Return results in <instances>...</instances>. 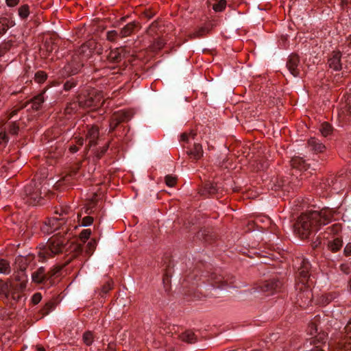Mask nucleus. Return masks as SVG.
I'll use <instances>...</instances> for the list:
<instances>
[{
  "label": "nucleus",
  "instance_id": "f257e3e1",
  "mask_svg": "<svg viewBox=\"0 0 351 351\" xmlns=\"http://www.w3.org/2000/svg\"><path fill=\"white\" fill-rule=\"evenodd\" d=\"M332 217V212L328 209L304 213L298 217L295 224V232L302 239L307 238L322 226L329 223Z\"/></svg>",
  "mask_w": 351,
  "mask_h": 351
},
{
  "label": "nucleus",
  "instance_id": "f03ea898",
  "mask_svg": "<svg viewBox=\"0 0 351 351\" xmlns=\"http://www.w3.org/2000/svg\"><path fill=\"white\" fill-rule=\"evenodd\" d=\"M68 239L56 236L49 239L47 244L39 249L38 256L42 261H45L54 255L62 253L66 249Z\"/></svg>",
  "mask_w": 351,
  "mask_h": 351
},
{
  "label": "nucleus",
  "instance_id": "7ed1b4c3",
  "mask_svg": "<svg viewBox=\"0 0 351 351\" xmlns=\"http://www.w3.org/2000/svg\"><path fill=\"white\" fill-rule=\"evenodd\" d=\"M328 64L335 71L341 70L343 66L348 71H351V38L348 41L343 53L334 51L329 58Z\"/></svg>",
  "mask_w": 351,
  "mask_h": 351
},
{
  "label": "nucleus",
  "instance_id": "20e7f679",
  "mask_svg": "<svg viewBox=\"0 0 351 351\" xmlns=\"http://www.w3.org/2000/svg\"><path fill=\"white\" fill-rule=\"evenodd\" d=\"M42 189L41 182H32L25 187V195L31 201L29 204H36L39 203L42 198Z\"/></svg>",
  "mask_w": 351,
  "mask_h": 351
},
{
  "label": "nucleus",
  "instance_id": "39448f33",
  "mask_svg": "<svg viewBox=\"0 0 351 351\" xmlns=\"http://www.w3.org/2000/svg\"><path fill=\"white\" fill-rule=\"evenodd\" d=\"M14 279L18 283L15 284L13 282L9 280L7 282L12 283L14 287H12L13 293L14 295H20L19 293L22 291L25 287L27 282V276L25 273L24 269H21L14 275Z\"/></svg>",
  "mask_w": 351,
  "mask_h": 351
},
{
  "label": "nucleus",
  "instance_id": "423d86ee",
  "mask_svg": "<svg viewBox=\"0 0 351 351\" xmlns=\"http://www.w3.org/2000/svg\"><path fill=\"white\" fill-rule=\"evenodd\" d=\"M298 261H300V266L298 268L300 283H301L302 285H307L308 287V281L310 280V263L306 259L304 258H300Z\"/></svg>",
  "mask_w": 351,
  "mask_h": 351
},
{
  "label": "nucleus",
  "instance_id": "0eeeda50",
  "mask_svg": "<svg viewBox=\"0 0 351 351\" xmlns=\"http://www.w3.org/2000/svg\"><path fill=\"white\" fill-rule=\"evenodd\" d=\"M287 67L293 77H298L301 72V65L297 55L292 54L289 57Z\"/></svg>",
  "mask_w": 351,
  "mask_h": 351
},
{
  "label": "nucleus",
  "instance_id": "6e6552de",
  "mask_svg": "<svg viewBox=\"0 0 351 351\" xmlns=\"http://www.w3.org/2000/svg\"><path fill=\"white\" fill-rule=\"evenodd\" d=\"M281 285V282L278 280L268 281L261 286L257 291L267 293L268 295L273 294L280 289Z\"/></svg>",
  "mask_w": 351,
  "mask_h": 351
},
{
  "label": "nucleus",
  "instance_id": "1a4fd4ad",
  "mask_svg": "<svg viewBox=\"0 0 351 351\" xmlns=\"http://www.w3.org/2000/svg\"><path fill=\"white\" fill-rule=\"evenodd\" d=\"M78 103L82 108L97 107L101 104V97L98 96L93 99L92 96L88 95V98H86L84 95H80Z\"/></svg>",
  "mask_w": 351,
  "mask_h": 351
},
{
  "label": "nucleus",
  "instance_id": "9d476101",
  "mask_svg": "<svg viewBox=\"0 0 351 351\" xmlns=\"http://www.w3.org/2000/svg\"><path fill=\"white\" fill-rule=\"evenodd\" d=\"M61 225L62 222H60V219L51 218L48 219L45 225L43 226L42 230L45 233L51 234L58 230Z\"/></svg>",
  "mask_w": 351,
  "mask_h": 351
},
{
  "label": "nucleus",
  "instance_id": "9b49d317",
  "mask_svg": "<svg viewBox=\"0 0 351 351\" xmlns=\"http://www.w3.org/2000/svg\"><path fill=\"white\" fill-rule=\"evenodd\" d=\"M14 285L10 282H3L0 285V293L5 294V297L9 299L12 298L15 302L21 298V295H14L12 287Z\"/></svg>",
  "mask_w": 351,
  "mask_h": 351
},
{
  "label": "nucleus",
  "instance_id": "f8f14e48",
  "mask_svg": "<svg viewBox=\"0 0 351 351\" xmlns=\"http://www.w3.org/2000/svg\"><path fill=\"white\" fill-rule=\"evenodd\" d=\"M96 43L95 41L90 40L81 46L79 49V53L83 59H87L91 56Z\"/></svg>",
  "mask_w": 351,
  "mask_h": 351
},
{
  "label": "nucleus",
  "instance_id": "ddd939ff",
  "mask_svg": "<svg viewBox=\"0 0 351 351\" xmlns=\"http://www.w3.org/2000/svg\"><path fill=\"white\" fill-rule=\"evenodd\" d=\"M32 281L36 283H43L49 281L48 275L45 274L44 267H40L32 274Z\"/></svg>",
  "mask_w": 351,
  "mask_h": 351
},
{
  "label": "nucleus",
  "instance_id": "4468645a",
  "mask_svg": "<svg viewBox=\"0 0 351 351\" xmlns=\"http://www.w3.org/2000/svg\"><path fill=\"white\" fill-rule=\"evenodd\" d=\"M99 138V130L96 126H90L88 129L86 134V140L88 141L89 147H92L97 143V139Z\"/></svg>",
  "mask_w": 351,
  "mask_h": 351
},
{
  "label": "nucleus",
  "instance_id": "2eb2a0df",
  "mask_svg": "<svg viewBox=\"0 0 351 351\" xmlns=\"http://www.w3.org/2000/svg\"><path fill=\"white\" fill-rule=\"evenodd\" d=\"M112 117H113V121H116V124L127 121L130 119V114L128 112L123 110L114 112Z\"/></svg>",
  "mask_w": 351,
  "mask_h": 351
},
{
  "label": "nucleus",
  "instance_id": "dca6fc26",
  "mask_svg": "<svg viewBox=\"0 0 351 351\" xmlns=\"http://www.w3.org/2000/svg\"><path fill=\"white\" fill-rule=\"evenodd\" d=\"M308 146L311 149L317 152H322L324 150L325 146L324 144L319 142V140L315 138H311L308 142Z\"/></svg>",
  "mask_w": 351,
  "mask_h": 351
},
{
  "label": "nucleus",
  "instance_id": "f3484780",
  "mask_svg": "<svg viewBox=\"0 0 351 351\" xmlns=\"http://www.w3.org/2000/svg\"><path fill=\"white\" fill-rule=\"evenodd\" d=\"M135 27L136 23L134 22L128 23L124 27H123L119 31V37L124 38L131 35Z\"/></svg>",
  "mask_w": 351,
  "mask_h": 351
},
{
  "label": "nucleus",
  "instance_id": "a211bd4d",
  "mask_svg": "<svg viewBox=\"0 0 351 351\" xmlns=\"http://www.w3.org/2000/svg\"><path fill=\"white\" fill-rule=\"evenodd\" d=\"M291 165L293 168L298 169L300 171L306 169L304 160L300 157L293 158L291 160Z\"/></svg>",
  "mask_w": 351,
  "mask_h": 351
},
{
  "label": "nucleus",
  "instance_id": "6ab92c4d",
  "mask_svg": "<svg viewBox=\"0 0 351 351\" xmlns=\"http://www.w3.org/2000/svg\"><path fill=\"white\" fill-rule=\"evenodd\" d=\"M45 98H44V93H40L36 97H34L32 100V107L35 110H38L42 104L44 102Z\"/></svg>",
  "mask_w": 351,
  "mask_h": 351
},
{
  "label": "nucleus",
  "instance_id": "aec40b11",
  "mask_svg": "<svg viewBox=\"0 0 351 351\" xmlns=\"http://www.w3.org/2000/svg\"><path fill=\"white\" fill-rule=\"evenodd\" d=\"M180 338L182 341L190 343H194L196 341V337L194 332L191 330H186L183 332L181 335Z\"/></svg>",
  "mask_w": 351,
  "mask_h": 351
},
{
  "label": "nucleus",
  "instance_id": "412c9836",
  "mask_svg": "<svg viewBox=\"0 0 351 351\" xmlns=\"http://www.w3.org/2000/svg\"><path fill=\"white\" fill-rule=\"evenodd\" d=\"M342 243L343 242L340 239L336 238L328 243V247L332 252H336L340 250L342 246Z\"/></svg>",
  "mask_w": 351,
  "mask_h": 351
},
{
  "label": "nucleus",
  "instance_id": "4be33fe9",
  "mask_svg": "<svg viewBox=\"0 0 351 351\" xmlns=\"http://www.w3.org/2000/svg\"><path fill=\"white\" fill-rule=\"evenodd\" d=\"M191 154L195 159L200 158L203 155L202 147L199 144H195L193 149L191 151Z\"/></svg>",
  "mask_w": 351,
  "mask_h": 351
},
{
  "label": "nucleus",
  "instance_id": "5701e85b",
  "mask_svg": "<svg viewBox=\"0 0 351 351\" xmlns=\"http://www.w3.org/2000/svg\"><path fill=\"white\" fill-rule=\"evenodd\" d=\"M10 271L9 263L4 259H0V274H9Z\"/></svg>",
  "mask_w": 351,
  "mask_h": 351
},
{
  "label": "nucleus",
  "instance_id": "b1692460",
  "mask_svg": "<svg viewBox=\"0 0 351 351\" xmlns=\"http://www.w3.org/2000/svg\"><path fill=\"white\" fill-rule=\"evenodd\" d=\"M226 1L219 0L218 2L213 4V9L216 12H223L226 8Z\"/></svg>",
  "mask_w": 351,
  "mask_h": 351
},
{
  "label": "nucleus",
  "instance_id": "393cba45",
  "mask_svg": "<svg viewBox=\"0 0 351 351\" xmlns=\"http://www.w3.org/2000/svg\"><path fill=\"white\" fill-rule=\"evenodd\" d=\"M319 131L322 136H327L332 132V127L328 123H323L320 125Z\"/></svg>",
  "mask_w": 351,
  "mask_h": 351
},
{
  "label": "nucleus",
  "instance_id": "a878e982",
  "mask_svg": "<svg viewBox=\"0 0 351 351\" xmlns=\"http://www.w3.org/2000/svg\"><path fill=\"white\" fill-rule=\"evenodd\" d=\"M29 14V7L27 4L21 5L19 8V16L21 19H26Z\"/></svg>",
  "mask_w": 351,
  "mask_h": 351
},
{
  "label": "nucleus",
  "instance_id": "bb28decb",
  "mask_svg": "<svg viewBox=\"0 0 351 351\" xmlns=\"http://www.w3.org/2000/svg\"><path fill=\"white\" fill-rule=\"evenodd\" d=\"M121 54L119 49H114L110 52L108 58L112 62H119L121 60Z\"/></svg>",
  "mask_w": 351,
  "mask_h": 351
},
{
  "label": "nucleus",
  "instance_id": "cd10ccee",
  "mask_svg": "<svg viewBox=\"0 0 351 351\" xmlns=\"http://www.w3.org/2000/svg\"><path fill=\"white\" fill-rule=\"evenodd\" d=\"M165 181L168 186L173 187L177 182V178L176 176L168 175L165 176Z\"/></svg>",
  "mask_w": 351,
  "mask_h": 351
},
{
  "label": "nucleus",
  "instance_id": "c85d7f7f",
  "mask_svg": "<svg viewBox=\"0 0 351 351\" xmlns=\"http://www.w3.org/2000/svg\"><path fill=\"white\" fill-rule=\"evenodd\" d=\"M84 342L87 345H90L93 341V335L91 332H86L83 335Z\"/></svg>",
  "mask_w": 351,
  "mask_h": 351
},
{
  "label": "nucleus",
  "instance_id": "c756f323",
  "mask_svg": "<svg viewBox=\"0 0 351 351\" xmlns=\"http://www.w3.org/2000/svg\"><path fill=\"white\" fill-rule=\"evenodd\" d=\"M47 79V74L43 71H38L35 74V80L38 83H42Z\"/></svg>",
  "mask_w": 351,
  "mask_h": 351
},
{
  "label": "nucleus",
  "instance_id": "7c9ffc66",
  "mask_svg": "<svg viewBox=\"0 0 351 351\" xmlns=\"http://www.w3.org/2000/svg\"><path fill=\"white\" fill-rule=\"evenodd\" d=\"M90 234L91 230L90 229H85L81 232L80 238L83 242H85L90 237Z\"/></svg>",
  "mask_w": 351,
  "mask_h": 351
},
{
  "label": "nucleus",
  "instance_id": "2f4dec72",
  "mask_svg": "<svg viewBox=\"0 0 351 351\" xmlns=\"http://www.w3.org/2000/svg\"><path fill=\"white\" fill-rule=\"evenodd\" d=\"M119 37V32L112 30L107 32V39L110 41H114L117 37Z\"/></svg>",
  "mask_w": 351,
  "mask_h": 351
},
{
  "label": "nucleus",
  "instance_id": "473e14b6",
  "mask_svg": "<svg viewBox=\"0 0 351 351\" xmlns=\"http://www.w3.org/2000/svg\"><path fill=\"white\" fill-rule=\"evenodd\" d=\"M93 222V218L90 216L85 217L82 219L81 226L86 227L90 226Z\"/></svg>",
  "mask_w": 351,
  "mask_h": 351
},
{
  "label": "nucleus",
  "instance_id": "72a5a7b5",
  "mask_svg": "<svg viewBox=\"0 0 351 351\" xmlns=\"http://www.w3.org/2000/svg\"><path fill=\"white\" fill-rule=\"evenodd\" d=\"M213 286L217 288H223L226 286V284L223 280L222 277H219L215 280Z\"/></svg>",
  "mask_w": 351,
  "mask_h": 351
},
{
  "label": "nucleus",
  "instance_id": "f704fd0d",
  "mask_svg": "<svg viewBox=\"0 0 351 351\" xmlns=\"http://www.w3.org/2000/svg\"><path fill=\"white\" fill-rule=\"evenodd\" d=\"M8 27L9 26L7 24L6 19H1L0 20V34H2L4 32H5Z\"/></svg>",
  "mask_w": 351,
  "mask_h": 351
},
{
  "label": "nucleus",
  "instance_id": "c9c22d12",
  "mask_svg": "<svg viewBox=\"0 0 351 351\" xmlns=\"http://www.w3.org/2000/svg\"><path fill=\"white\" fill-rule=\"evenodd\" d=\"M19 130V125L16 123H12L9 126V133L15 135Z\"/></svg>",
  "mask_w": 351,
  "mask_h": 351
},
{
  "label": "nucleus",
  "instance_id": "e433bc0d",
  "mask_svg": "<svg viewBox=\"0 0 351 351\" xmlns=\"http://www.w3.org/2000/svg\"><path fill=\"white\" fill-rule=\"evenodd\" d=\"M42 300V295L40 293H36L33 295L32 298V302L34 304H38Z\"/></svg>",
  "mask_w": 351,
  "mask_h": 351
},
{
  "label": "nucleus",
  "instance_id": "4c0bfd02",
  "mask_svg": "<svg viewBox=\"0 0 351 351\" xmlns=\"http://www.w3.org/2000/svg\"><path fill=\"white\" fill-rule=\"evenodd\" d=\"M61 269V267L59 266H57L54 267L53 269H51V271H49L47 275L48 278H49V283L51 284V278L52 276H55L56 274H58Z\"/></svg>",
  "mask_w": 351,
  "mask_h": 351
},
{
  "label": "nucleus",
  "instance_id": "58836bf2",
  "mask_svg": "<svg viewBox=\"0 0 351 351\" xmlns=\"http://www.w3.org/2000/svg\"><path fill=\"white\" fill-rule=\"evenodd\" d=\"M75 86V82L73 80L66 81L64 84V88L65 90H69Z\"/></svg>",
  "mask_w": 351,
  "mask_h": 351
},
{
  "label": "nucleus",
  "instance_id": "ea45409f",
  "mask_svg": "<svg viewBox=\"0 0 351 351\" xmlns=\"http://www.w3.org/2000/svg\"><path fill=\"white\" fill-rule=\"evenodd\" d=\"M206 189L210 194H214L217 192L216 186L213 184H208L206 185Z\"/></svg>",
  "mask_w": 351,
  "mask_h": 351
},
{
  "label": "nucleus",
  "instance_id": "a19ab883",
  "mask_svg": "<svg viewBox=\"0 0 351 351\" xmlns=\"http://www.w3.org/2000/svg\"><path fill=\"white\" fill-rule=\"evenodd\" d=\"M87 247H88V253H91L95 250V248L96 247L95 240L90 241L87 244Z\"/></svg>",
  "mask_w": 351,
  "mask_h": 351
},
{
  "label": "nucleus",
  "instance_id": "79ce46f5",
  "mask_svg": "<svg viewBox=\"0 0 351 351\" xmlns=\"http://www.w3.org/2000/svg\"><path fill=\"white\" fill-rule=\"evenodd\" d=\"M20 0H5L6 5L8 7H14L19 4Z\"/></svg>",
  "mask_w": 351,
  "mask_h": 351
},
{
  "label": "nucleus",
  "instance_id": "37998d69",
  "mask_svg": "<svg viewBox=\"0 0 351 351\" xmlns=\"http://www.w3.org/2000/svg\"><path fill=\"white\" fill-rule=\"evenodd\" d=\"M192 136L193 138H194L195 134L193 133L187 134V133H183L180 136L181 141H188L189 138V136Z\"/></svg>",
  "mask_w": 351,
  "mask_h": 351
},
{
  "label": "nucleus",
  "instance_id": "c03bdc74",
  "mask_svg": "<svg viewBox=\"0 0 351 351\" xmlns=\"http://www.w3.org/2000/svg\"><path fill=\"white\" fill-rule=\"evenodd\" d=\"M344 254L346 256H350L351 255V243H348L343 250Z\"/></svg>",
  "mask_w": 351,
  "mask_h": 351
},
{
  "label": "nucleus",
  "instance_id": "a18cd8bd",
  "mask_svg": "<svg viewBox=\"0 0 351 351\" xmlns=\"http://www.w3.org/2000/svg\"><path fill=\"white\" fill-rule=\"evenodd\" d=\"M8 141L6 134L5 132H0V143H5Z\"/></svg>",
  "mask_w": 351,
  "mask_h": 351
},
{
  "label": "nucleus",
  "instance_id": "49530a36",
  "mask_svg": "<svg viewBox=\"0 0 351 351\" xmlns=\"http://www.w3.org/2000/svg\"><path fill=\"white\" fill-rule=\"evenodd\" d=\"M206 32V29L204 27H201L196 33L195 36L199 37L202 36Z\"/></svg>",
  "mask_w": 351,
  "mask_h": 351
},
{
  "label": "nucleus",
  "instance_id": "de8ad7c7",
  "mask_svg": "<svg viewBox=\"0 0 351 351\" xmlns=\"http://www.w3.org/2000/svg\"><path fill=\"white\" fill-rule=\"evenodd\" d=\"M119 124H116V121H113V117L111 118V121L110 123V130L113 131Z\"/></svg>",
  "mask_w": 351,
  "mask_h": 351
},
{
  "label": "nucleus",
  "instance_id": "09e8293b",
  "mask_svg": "<svg viewBox=\"0 0 351 351\" xmlns=\"http://www.w3.org/2000/svg\"><path fill=\"white\" fill-rule=\"evenodd\" d=\"M329 228H332V230L334 231V233H337L340 230V227L338 224H334Z\"/></svg>",
  "mask_w": 351,
  "mask_h": 351
},
{
  "label": "nucleus",
  "instance_id": "8fccbe9b",
  "mask_svg": "<svg viewBox=\"0 0 351 351\" xmlns=\"http://www.w3.org/2000/svg\"><path fill=\"white\" fill-rule=\"evenodd\" d=\"M303 294H305L308 298H311V296H312V293H311V291H309L308 289H306V290L304 291V293H301V294H300V297L301 298H302Z\"/></svg>",
  "mask_w": 351,
  "mask_h": 351
},
{
  "label": "nucleus",
  "instance_id": "3c124183",
  "mask_svg": "<svg viewBox=\"0 0 351 351\" xmlns=\"http://www.w3.org/2000/svg\"><path fill=\"white\" fill-rule=\"evenodd\" d=\"M70 152L71 153H75L78 150V147L77 145H71L69 148Z\"/></svg>",
  "mask_w": 351,
  "mask_h": 351
},
{
  "label": "nucleus",
  "instance_id": "603ef678",
  "mask_svg": "<svg viewBox=\"0 0 351 351\" xmlns=\"http://www.w3.org/2000/svg\"><path fill=\"white\" fill-rule=\"evenodd\" d=\"M77 143L78 145L82 146L84 143V139L82 137H79L77 140Z\"/></svg>",
  "mask_w": 351,
  "mask_h": 351
},
{
  "label": "nucleus",
  "instance_id": "864d4df0",
  "mask_svg": "<svg viewBox=\"0 0 351 351\" xmlns=\"http://www.w3.org/2000/svg\"><path fill=\"white\" fill-rule=\"evenodd\" d=\"M52 304L51 303H48L46 304V308H50L51 307Z\"/></svg>",
  "mask_w": 351,
  "mask_h": 351
},
{
  "label": "nucleus",
  "instance_id": "5fc2aeb1",
  "mask_svg": "<svg viewBox=\"0 0 351 351\" xmlns=\"http://www.w3.org/2000/svg\"><path fill=\"white\" fill-rule=\"evenodd\" d=\"M16 113V110H14L11 112V117H13Z\"/></svg>",
  "mask_w": 351,
  "mask_h": 351
},
{
  "label": "nucleus",
  "instance_id": "6e6d98bb",
  "mask_svg": "<svg viewBox=\"0 0 351 351\" xmlns=\"http://www.w3.org/2000/svg\"><path fill=\"white\" fill-rule=\"evenodd\" d=\"M38 351H45L43 348H40V347L38 348Z\"/></svg>",
  "mask_w": 351,
  "mask_h": 351
},
{
  "label": "nucleus",
  "instance_id": "4d7b16f0",
  "mask_svg": "<svg viewBox=\"0 0 351 351\" xmlns=\"http://www.w3.org/2000/svg\"><path fill=\"white\" fill-rule=\"evenodd\" d=\"M348 0H341V3H343V4L344 3H348Z\"/></svg>",
  "mask_w": 351,
  "mask_h": 351
},
{
  "label": "nucleus",
  "instance_id": "13d9d810",
  "mask_svg": "<svg viewBox=\"0 0 351 351\" xmlns=\"http://www.w3.org/2000/svg\"><path fill=\"white\" fill-rule=\"evenodd\" d=\"M350 323H349L345 328V329L346 330V331L348 330V328H350Z\"/></svg>",
  "mask_w": 351,
  "mask_h": 351
},
{
  "label": "nucleus",
  "instance_id": "bf43d9fd",
  "mask_svg": "<svg viewBox=\"0 0 351 351\" xmlns=\"http://www.w3.org/2000/svg\"><path fill=\"white\" fill-rule=\"evenodd\" d=\"M107 148H104V150L102 151V153H104L106 152Z\"/></svg>",
  "mask_w": 351,
  "mask_h": 351
},
{
  "label": "nucleus",
  "instance_id": "052dcab7",
  "mask_svg": "<svg viewBox=\"0 0 351 351\" xmlns=\"http://www.w3.org/2000/svg\"><path fill=\"white\" fill-rule=\"evenodd\" d=\"M315 351H324L322 350H319V349H317Z\"/></svg>",
  "mask_w": 351,
  "mask_h": 351
}]
</instances>
